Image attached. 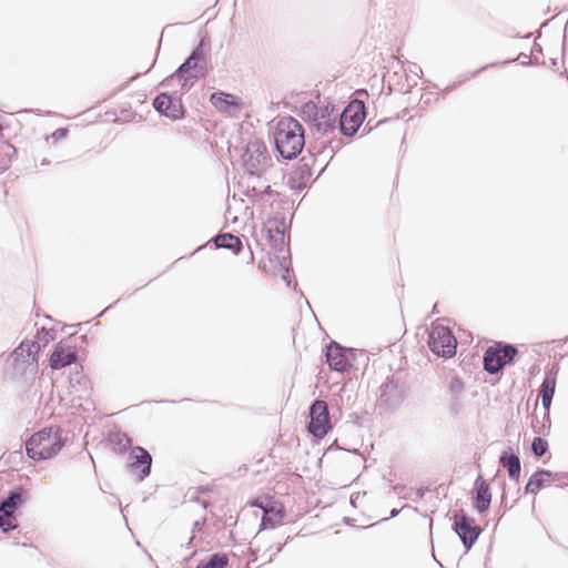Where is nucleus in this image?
Returning a JSON list of instances; mask_svg holds the SVG:
<instances>
[{
    "label": "nucleus",
    "instance_id": "412c9836",
    "mask_svg": "<svg viewBox=\"0 0 568 568\" xmlns=\"http://www.w3.org/2000/svg\"><path fill=\"white\" fill-rule=\"evenodd\" d=\"M214 244L217 248L231 250L234 254H239L243 250V244L240 237L231 233L216 235L214 237Z\"/></svg>",
    "mask_w": 568,
    "mask_h": 568
},
{
    "label": "nucleus",
    "instance_id": "ddd939ff",
    "mask_svg": "<svg viewBox=\"0 0 568 568\" xmlns=\"http://www.w3.org/2000/svg\"><path fill=\"white\" fill-rule=\"evenodd\" d=\"M325 357L329 368L333 371L343 373L352 366L349 351L336 342H331L326 346Z\"/></svg>",
    "mask_w": 568,
    "mask_h": 568
},
{
    "label": "nucleus",
    "instance_id": "aec40b11",
    "mask_svg": "<svg viewBox=\"0 0 568 568\" xmlns=\"http://www.w3.org/2000/svg\"><path fill=\"white\" fill-rule=\"evenodd\" d=\"M556 389V376L547 373L539 388L542 407L549 410Z\"/></svg>",
    "mask_w": 568,
    "mask_h": 568
},
{
    "label": "nucleus",
    "instance_id": "ea45409f",
    "mask_svg": "<svg viewBox=\"0 0 568 568\" xmlns=\"http://www.w3.org/2000/svg\"><path fill=\"white\" fill-rule=\"evenodd\" d=\"M399 514V510L394 508L392 511H390V517H396L397 515Z\"/></svg>",
    "mask_w": 568,
    "mask_h": 568
},
{
    "label": "nucleus",
    "instance_id": "a878e982",
    "mask_svg": "<svg viewBox=\"0 0 568 568\" xmlns=\"http://www.w3.org/2000/svg\"><path fill=\"white\" fill-rule=\"evenodd\" d=\"M165 116L173 120H179L184 116V109L180 99L171 97V104L170 108H168Z\"/></svg>",
    "mask_w": 568,
    "mask_h": 568
},
{
    "label": "nucleus",
    "instance_id": "2f4dec72",
    "mask_svg": "<svg viewBox=\"0 0 568 568\" xmlns=\"http://www.w3.org/2000/svg\"><path fill=\"white\" fill-rule=\"evenodd\" d=\"M247 195L254 201V202H257V201H262V191L257 187V185L253 184L248 190H247Z\"/></svg>",
    "mask_w": 568,
    "mask_h": 568
},
{
    "label": "nucleus",
    "instance_id": "9d476101",
    "mask_svg": "<svg viewBox=\"0 0 568 568\" xmlns=\"http://www.w3.org/2000/svg\"><path fill=\"white\" fill-rule=\"evenodd\" d=\"M308 432L317 438H322L332 429L329 413L325 402L316 399L310 406Z\"/></svg>",
    "mask_w": 568,
    "mask_h": 568
},
{
    "label": "nucleus",
    "instance_id": "7ed1b4c3",
    "mask_svg": "<svg viewBox=\"0 0 568 568\" xmlns=\"http://www.w3.org/2000/svg\"><path fill=\"white\" fill-rule=\"evenodd\" d=\"M64 446V439L58 430L44 428L26 442L27 455L33 460L53 458Z\"/></svg>",
    "mask_w": 568,
    "mask_h": 568
},
{
    "label": "nucleus",
    "instance_id": "f704fd0d",
    "mask_svg": "<svg viewBox=\"0 0 568 568\" xmlns=\"http://www.w3.org/2000/svg\"><path fill=\"white\" fill-rule=\"evenodd\" d=\"M554 475L559 476V480L555 481L558 483V486L568 485V473H554Z\"/></svg>",
    "mask_w": 568,
    "mask_h": 568
},
{
    "label": "nucleus",
    "instance_id": "5701e85b",
    "mask_svg": "<svg viewBox=\"0 0 568 568\" xmlns=\"http://www.w3.org/2000/svg\"><path fill=\"white\" fill-rule=\"evenodd\" d=\"M229 558L225 554L215 552L207 557L206 560L199 562L196 568H226Z\"/></svg>",
    "mask_w": 568,
    "mask_h": 568
},
{
    "label": "nucleus",
    "instance_id": "f8f14e48",
    "mask_svg": "<svg viewBox=\"0 0 568 568\" xmlns=\"http://www.w3.org/2000/svg\"><path fill=\"white\" fill-rule=\"evenodd\" d=\"M403 398V385L398 381L394 379V377H387L379 387V403L385 405L387 408H396L400 405Z\"/></svg>",
    "mask_w": 568,
    "mask_h": 568
},
{
    "label": "nucleus",
    "instance_id": "9b49d317",
    "mask_svg": "<svg viewBox=\"0 0 568 568\" xmlns=\"http://www.w3.org/2000/svg\"><path fill=\"white\" fill-rule=\"evenodd\" d=\"M128 467L138 479L142 481L150 475L152 467L151 454L141 446H135L131 449L129 455Z\"/></svg>",
    "mask_w": 568,
    "mask_h": 568
},
{
    "label": "nucleus",
    "instance_id": "4468645a",
    "mask_svg": "<svg viewBox=\"0 0 568 568\" xmlns=\"http://www.w3.org/2000/svg\"><path fill=\"white\" fill-rule=\"evenodd\" d=\"M210 102L216 110L229 115H235L240 111L241 106L236 97L223 91L213 92L210 97Z\"/></svg>",
    "mask_w": 568,
    "mask_h": 568
},
{
    "label": "nucleus",
    "instance_id": "f257e3e1",
    "mask_svg": "<svg viewBox=\"0 0 568 568\" xmlns=\"http://www.w3.org/2000/svg\"><path fill=\"white\" fill-rule=\"evenodd\" d=\"M274 144L283 159H295L305 144L301 123L292 116L281 119L274 132Z\"/></svg>",
    "mask_w": 568,
    "mask_h": 568
},
{
    "label": "nucleus",
    "instance_id": "72a5a7b5",
    "mask_svg": "<svg viewBox=\"0 0 568 568\" xmlns=\"http://www.w3.org/2000/svg\"><path fill=\"white\" fill-rule=\"evenodd\" d=\"M408 71L416 75V78H420L423 73L422 68L417 63H409Z\"/></svg>",
    "mask_w": 568,
    "mask_h": 568
},
{
    "label": "nucleus",
    "instance_id": "cd10ccee",
    "mask_svg": "<svg viewBox=\"0 0 568 568\" xmlns=\"http://www.w3.org/2000/svg\"><path fill=\"white\" fill-rule=\"evenodd\" d=\"M302 116L305 121H308L311 125H314V120L318 116V106L313 102H307L302 106Z\"/></svg>",
    "mask_w": 568,
    "mask_h": 568
},
{
    "label": "nucleus",
    "instance_id": "1a4fd4ad",
    "mask_svg": "<svg viewBox=\"0 0 568 568\" xmlns=\"http://www.w3.org/2000/svg\"><path fill=\"white\" fill-rule=\"evenodd\" d=\"M453 519V530L460 538L466 551L470 550L481 534L480 526L476 525L475 519L463 509L456 510Z\"/></svg>",
    "mask_w": 568,
    "mask_h": 568
},
{
    "label": "nucleus",
    "instance_id": "20e7f679",
    "mask_svg": "<svg viewBox=\"0 0 568 568\" xmlns=\"http://www.w3.org/2000/svg\"><path fill=\"white\" fill-rule=\"evenodd\" d=\"M242 162L245 172L251 178L260 180L271 165L272 158L264 142L256 139L246 144Z\"/></svg>",
    "mask_w": 568,
    "mask_h": 568
},
{
    "label": "nucleus",
    "instance_id": "c9c22d12",
    "mask_svg": "<svg viewBox=\"0 0 568 568\" xmlns=\"http://www.w3.org/2000/svg\"><path fill=\"white\" fill-rule=\"evenodd\" d=\"M67 136V129H58L52 133V138L55 140H62Z\"/></svg>",
    "mask_w": 568,
    "mask_h": 568
},
{
    "label": "nucleus",
    "instance_id": "6e6552de",
    "mask_svg": "<svg viewBox=\"0 0 568 568\" xmlns=\"http://www.w3.org/2000/svg\"><path fill=\"white\" fill-rule=\"evenodd\" d=\"M366 118L364 102L354 100L349 102L339 114V132L345 136H353L357 133Z\"/></svg>",
    "mask_w": 568,
    "mask_h": 568
},
{
    "label": "nucleus",
    "instance_id": "b1692460",
    "mask_svg": "<svg viewBox=\"0 0 568 568\" xmlns=\"http://www.w3.org/2000/svg\"><path fill=\"white\" fill-rule=\"evenodd\" d=\"M312 129L322 135L332 133L336 129V116H317V119L314 120Z\"/></svg>",
    "mask_w": 568,
    "mask_h": 568
},
{
    "label": "nucleus",
    "instance_id": "58836bf2",
    "mask_svg": "<svg viewBox=\"0 0 568 568\" xmlns=\"http://www.w3.org/2000/svg\"><path fill=\"white\" fill-rule=\"evenodd\" d=\"M282 549H283V545H282V544H278V545L276 546V551H275V554H274L273 556H271V557H270L268 562H271V561L273 560L274 556H275V555H277L278 552H281V551H282Z\"/></svg>",
    "mask_w": 568,
    "mask_h": 568
},
{
    "label": "nucleus",
    "instance_id": "0eeeda50",
    "mask_svg": "<svg viewBox=\"0 0 568 568\" xmlns=\"http://www.w3.org/2000/svg\"><path fill=\"white\" fill-rule=\"evenodd\" d=\"M428 346L435 355L450 358L456 354L457 341L447 326L433 325L428 334Z\"/></svg>",
    "mask_w": 568,
    "mask_h": 568
},
{
    "label": "nucleus",
    "instance_id": "79ce46f5",
    "mask_svg": "<svg viewBox=\"0 0 568 568\" xmlns=\"http://www.w3.org/2000/svg\"><path fill=\"white\" fill-rule=\"evenodd\" d=\"M283 280L286 281V284H290V281H287V277L284 275Z\"/></svg>",
    "mask_w": 568,
    "mask_h": 568
},
{
    "label": "nucleus",
    "instance_id": "c03bdc74",
    "mask_svg": "<svg viewBox=\"0 0 568 568\" xmlns=\"http://www.w3.org/2000/svg\"><path fill=\"white\" fill-rule=\"evenodd\" d=\"M193 538H194V536L190 537L189 544L192 542Z\"/></svg>",
    "mask_w": 568,
    "mask_h": 568
},
{
    "label": "nucleus",
    "instance_id": "39448f33",
    "mask_svg": "<svg viewBox=\"0 0 568 568\" xmlns=\"http://www.w3.org/2000/svg\"><path fill=\"white\" fill-rule=\"evenodd\" d=\"M40 351V345L34 341H23L10 355L13 369L20 376L34 375L38 369L37 355Z\"/></svg>",
    "mask_w": 568,
    "mask_h": 568
},
{
    "label": "nucleus",
    "instance_id": "a211bd4d",
    "mask_svg": "<svg viewBox=\"0 0 568 568\" xmlns=\"http://www.w3.org/2000/svg\"><path fill=\"white\" fill-rule=\"evenodd\" d=\"M491 503V494L488 484L478 476L475 480L474 507L478 513H485L489 509Z\"/></svg>",
    "mask_w": 568,
    "mask_h": 568
},
{
    "label": "nucleus",
    "instance_id": "2eb2a0df",
    "mask_svg": "<svg viewBox=\"0 0 568 568\" xmlns=\"http://www.w3.org/2000/svg\"><path fill=\"white\" fill-rule=\"evenodd\" d=\"M78 353L73 347L64 346L61 343L54 346L50 356V367L52 369H60L72 363H75Z\"/></svg>",
    "mask_w": 568,
    "mask_h": 568
},
{
    "label": "nucleus",
    "instance_id": "4c0bfd02",
    "mask_svg": "<svg viewBox=\"0 0 568 568\" xmlns=\"http://www.w3.org/2000/svg\"><path fill=\"white\" fill-rule=\"evenodd\" d=\"M495 64H488V65H484L483 68L478 69L477 71L473 72L471 73V77H476L477 74H479L481 71L486 70L487 68L489 67H494Z\"/></svg>",
    "mask_w": 568,
    "mask_h": 568
},
{
    "label": "nucleus",
    "instance_id": "423d86ee",
    "mask_svg": "<svg viewBox=\"0 0 568 568\" xmlns=\"http://www.w3.org/2000/svg\"><path fill=\"white\" fill-rule=\"evenodd\" d=\"M517 353L513 344L497 343L495 346H489L483 356L484 369L491 375L498 374L514 363Z\"/></svg>",
    "mask_w": 568,
    "mask_h": 568
},
{
    "label": "nucleus",
    "instance_id": "e433bc0d",
    "mask_svg": "<svg viewBox=\"0 0 568 568\" xmlns=\"http://www.w3.org/2000/svg\"><path fill=\"white\" fill-rule=\"evenodd\" d=\"M261 191H262V199L264 197V195H271V194H273V193H274L270 185H266V186H265L263 190H261Z\"/></svg>",
    "mask_w": 568,
    "mask_h": 568
},
{
    "label": "nucleus",
    "instance_id": "7c9ffc66",
    "mask_svg": "<svg viewBox=\"0 0 568 568\" xmlns=\"http://www.w3.org/2000/svg\"><path fill=\"white\" fill-rule=\"evenodd\" d=\"M449 389L453 394L459 395L464 390V383L462 382L460 378L454 377L450 381Z\"/></svg>",
    "mask_w": 568,
    "mask_h": 568
},
{
    "label": "nucleus",
    "instance_id": "c85d7f7f",
    "mask_svg": "<svg viewBox=\"0 0 568 568\" xmlns=\"http://www.w3.org/2000/svg\"><path fill=\"white\" fill-rule=\"evenodd\" d=\"M548 450V442L541 437H535L531 443V452L536 457L544 456Z\"/></svg>",
    "mask_w": 568,
    "mask_h": 568
},
{
    "label": "nucleus",
    "instance_id": "393cba45",
    "mask_svg": "<svg viewBox=\"0 0 568 568\" xmlns=\"http://www.w3.org/2000/svg\"><path fill=\"white\" fill-rule=\"evenodd\" d=\"M18 527L14 511L0 507V528L3 532H9Z\"/></svg>",
    "mask_w": 568,
    "mask_h": 568
},
{
    "label": "nucleus",
    "instance_id": "6ab92c4d",
    "mask_svg": "<svg viewBox=\"0 0 568 568\" xmlns=\"http://www.w3.org/2000/svg\"><path fill=\"white\" fill-rule=\"evenodd\" d=\"M499 464L507 469L511 480L518 481L520 477V459L511 448L504 450L499 456Z\"/></svg>",
    "mask_w": 568,
    "mask_h": 568
},
{
    "label": "nucleus",
    "instance_id": "f03ea898",
    "mask_svg": "<svg viewBox=\"0 0 568 568\" xmlns=\"http://www.w3.org/2000/svg\"><path fill=\"white\" fill-rule=\"evenodd\" d=\"M211 50V41L209 37H202L200 39L199 44L192 50L191 54L185 59V61L178 68L174 74L170 78H166L163 83L169 82L174 77L182 82L183 85L186 84L189 80L199 79L200 77H204L207 72V59Z\"/></svg>",
    "mask_w": 568,
    "mask_h": 568
},
{
    "label": "nucleus",
    "instance_id": "37998d69",
    "mask_svg": "<svg viewBox=\"0 0 568 568\" xmlns=\"http://www.w3.org/2000/svg\"><path fill=\"white\" fill-rule=\"evenodd\" d=\"M283 280L286 281V284H290V281H287V277L284 275Z\"/></svg>",
    "mask_w": 568,
    "mask_h": 568
},
{
    "label": "nucleus",
    "instance_id": "f3484780",
    "mask_svg": "<svg viewBox=\"0 0 568 568\" xmlns=\"http://www.w3.org/2000/svg\"><path fill=\"white\" fill-rule=\"evenodd\" d=\"M253 505L263 508V516L261 519V529H271L280 525L285 516V509L283 505H272L271 507H264L257 500Z\"/></svg>",
    "mask_w": 568,
    "mask_h": 568
},
{
    "label": "nucleus",
    "instance_id": "dca6fc26",
    "mask_svg": "<svg viewBox=\"0 0 568 568\" xmlns=\"http://www.w3.org/2000/svg\"><path fill=\"white\" fill-rule=\"evenodd\" d=\"M556 480H559L558 475L547 469H539L535 471L528 479L525 491L527 494H537L541 488L550 486Z\"/></svg>",
    "mask_w": 568,
    "mask_h": 568
},
{
    "label": "nucleus",
    "instance_id": "bb28decb",
    "mask_svg": "<svg viewBox=\"0 0 568 568\" xmlns=\"http://www.w3.org/2000/svg\"><path fill=\"white\" fill-rule=\"evenodd\" d=\"M171 97L172 95L168 93H160L154 98L153 106L160 114L165 115L168 108H170L171 104Z\"/></svg>",
    "mask_w": 568,
    "mask_h": 568
},
{
    "label": "nucleus",
    "instance_id": "c756f323",
    "mask_svg": "<svg viewBox=\"0 0 568 568\" xmlns=\"http://www.w3.org/2000/svg\"><path fill=\"white\" fill-rule=\"evenodd\" d=\"M276 233H277V237H274L272 235V231L268 230V236H270V241H274V247L278 251H283L284 246H285V243H284V233L283 232H280L278 227H276Z\"/></svg>",
    "mask_w": 568,
    "mask_h": 568
},
{
    "label": "nucleus",
    "instance_id": "4be33fe9",
    "mask_svg": "<svg viewBox=\"0 0 568 568\" xmlns=\"http://www.w3.org/2000/svg\"><path fill=\"white\" fill-rule=\"evenodd\" d=\"M23 489L21 487L9 491L8 496L0 501V507L16 511V509L24 501Z\"/></svg>",
    "mask_w": 568,
    "mask_h": 568
},
{
    "label": "nucleus",
    "instance_id": "473e14b6",
    "mask_svg": "<svg viewBox=\"0 0 568 568\" xmlns=\"http://www.w3.org/2000/svg\"><path fill=\"white\" fill-rule=\"evenodd\" d=\"M334 108L329 105L318 106V116L328 118V116H337V114L333 113Z\"/></svg>",
    "mask_w": 568,
    "mask_h": 568
},
{
    "label": "nucleus",
    "instance_id": "a19ab883",
    "mask_svg": "<svg viewBox=\"0 0 568 568\" xmlns=\"http://www.w3.org/2000/svg\"><path fill=\"white\" fill-rule=\"evenodd\" d=\"M199 525H200V523L197 520L194 521V528H197Z\"/></svg>",
    "mask_w": 568,
    "mask_h": 568
}]
</instances>
